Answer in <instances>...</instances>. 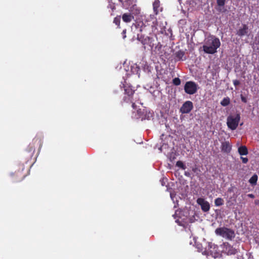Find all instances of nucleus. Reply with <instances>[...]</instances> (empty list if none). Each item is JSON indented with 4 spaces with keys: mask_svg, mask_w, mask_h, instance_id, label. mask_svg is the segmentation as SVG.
Instances as JSON below:
<instances>
[{
    "mask_svg": "<svg viewBox=\"0 0 259 259\" xmlns=\"http://www.w3.org/2000/svg\"><path fill=\"white\" fill-rule=\"evenodd\" d=\"M241 159L243 163H247L248 161V159L247 157H241Z\"/></svg>",
    "mask_w": 259,
    "mask_h": 259,
    "instance_id": "obj_29",
    "label": "nucleus"
},
{
    "mask_svg": "<svg viewBox=\"0 0 259 259\" xmlns=\"http://www.w3.org/2000/svg\"><path fill=\"white\" fill-rule=\"evenodd\" d=\"M241 101L244 103H246L247 102L246 98L242 95H241Z\"/></svg>",
    "mask_w": 259,
    "mask_h": 259,
    "instance_id": "obj_31",
    "label": "nucleus"
},
{
    "mask_svg": "<svg viewBox=\"0 0 259 259\" xmlns=\"http://www.w3.org/2000/svg\"><path fill=\"white\" fill-rule=\"evenodd\" d=\"M136 102H135V101L131 102V104H132V106L134 109H136V107H137V106L136 105Z\"/></svg>",
    "mask_w": 259,
    "mask_h": 259,
    "instance_id": "obj_33",
    "label": "nucleus"
},
{
    "mask_svg": "<svg viewBox=\"0 0 259 259\" xmlns=\"http://www.w3.org/2000/svg\"><path fill=\"white\" fill-rule=\"evenodd\" d=\"M196 202L198 205L201 206V208L203 212H207L210 209V204L209 202L203 198H198Z\"/></svg>",
    "mask_w": 259,
    "mask_h": 259,
    "instance_id": "obj_7",
    "label": "nucleus"
},
{
    "mask_svg": "<svg viewBox=\"0 0 259 259\" xmlns=\"http://www.w3.org/2000/svg\"><path fill=\"white\" fill-rule=\"evenodd\" d=\"M240 120V115L237 114L235 116L230 115L227 119V124L228 127L231 130H235L237 128Z\"/></svg>",
    "mask_w": 259,
    "mask_h": 259,
    "instance_id": "obj_4",
    "label": "nucleus"
},
{
    "mask_svg": "<svg viewBox=\"0 0 259 259\" xmlns=\"http://www.w3.org/2000/svg\"><path fill=\"white\" fill-rule=\"evenodd\" d=\"M230 103V99L228 97L225 98L223 99V100L221 102V104L223 106H226L228 105Z\"/></svg>",
    "mask_w": 259,
    "mask_h": 259,
    "instance_id": "obj_21",
    "label": "nucleus"
},
{
    "mask_svg": "<svg viewBox=\"0 0 259 259\" xmlns=\"http://www.w3.org/2000/svg\"><path fill=\"white\" fill-rule=\"evenodd\" d=\"M258 40H257V44L259 45V33L257 34Z\"/></svg>",
    "mask_w": 259,
    "mask_h": 259,
    "instance_id": "obj_36",
    "label": "nucleus"
},
{
    "mask_svg": "<svg viewBox=\"0 0 259 259\" xmlns=\"http://www.w3.org/2000/svg\"><path fill=\"white\" fill-rule=\"evenodd\" d=\"M226 0H217V3L218 6L220 7H223L225 4Z\"/></svg>",
    "mask_w": 259,
    "mask_h": 259,
    "instance_id": "obj_26",
    "label": "nucleus"
},
{
    "mask_svg": "<svg viewBox=\"0 0 259 259\" xmlns=\"http://www.w3.org/2000/svg\"><path fill=\"white\" fill-rule=\"evenodd\" d=\"M120 16H117L113 20V23L117 26L118 28H120Z\"/></svg>",
    "mask_w": 259,
    "mask_h": 259,
    "instance_id": "obj_22",
    "label": "nucleus"
},
{
    "mask_svg": "<svg viewBox=\"0 0 259 259\" xmlns=\"http://www.w3.org/2000/svg\"><path fill=\"white\" fill-rule=\"evenodd\" d=\"M134 19V16L130 13H124L122 16L123 21L125 23L131 22Z\"/></svg>",
    "mask_w": 259,
    "mask_h": 259,
    "instance_id": "obj_15",
    "label": "nucleus"
},
{
    "mask_svg": "<svg viewBox=\"0 0 259 259\" xmlns=\"http://www.w3.org/2000/svg\"><path fill=\"white\" fill-rule=\"evenodd\" d=\"M108 8H110L111 9L112 12H113L114 11V10L116 9V7H115V4H113V3H111V4H109L108 6ZM113 13H112L111 14V15H113Z\"/></svg>",
    "mask_w": 259,
    "mask_h": 259,
    "instance_id": "obj_27",
    "label": "nucleus"
},
{
    "mask_svg": "<svg viewBox=\"0 0 259 259\" xmlns=\"http://www.w3.org/2000/svg\"><path fill=\"white\" fill-rule=\"evenodd\" d=\"M22 169L21 171H16L15 174L14 175V181L17 182H20L22 180H23L24 178L25 177L26 175L25 174H23L22 172L23 169H24V166H22Z\"/></svg>",
    "mask_w": 259,
    "mask_h": 259,
    "instance_id": "obj_10",
    "label": "nucleus"
},
{
    "mask_svg": "<svg viewBox=\"0 0 259 259\" xmlns=\"http://www.w3.org/2000/svg\"><path fill=\"white\" fill-rule=\"evenodd\" d=\"M196 248L198 252H201L203 255H207L208 252L205 247H203L200 243L196 244Z\"/></svg>",
    "mask_w": 259,
    "mask_h": 259,
    "instance_id": "obj_16",
    "label": "nucleus"
},
{
    "mask_svg": "<svg viewBox=\"0 0 259 259\" xmlns=\"http://www.w3.org/2000/svg\"><path fill=\"white\" fill-rule=\"evenodd\" d=\"M121 3L122 7L125 9H131L135 6V0H118Z\"/></svg>",
    "mask_w": 259,
    "mask_h": 259,
    "instance_id": "obj_11",
    "label": "nucleus"
},
{
    "mask_svg": "<svg viewBox=\"0 0 259 259\" xmlns=\"http://www.w3.org/2000/svg\"><path fill=\"white\" fill-rule=\"evenodd\" d=\"M232 149V146L228 141H225L222 143L221 150L223 152L230 153Z\"/></svg>",
    "mask_w": 259,
    "mask_h": 259,
    "instance_id": "obj_12",
    "label": "nucleus"
},
{
    "mask_svg": "<svg viewBox=\"0 0 259 259\" xmlns=\"http://www.w3.org/2000/svg\"><path fill=\"white\" fill-rule=\"evenodd\" d=\"M197 84L194 81H187L184 85L185 92L189 95L194 94L197 91Z\"/></svg>",
    "mask_w": 259,
    "mask_h": 259,
    "instance_id": "obj_5",
    "label": "nucleus"
},
{
    "mask_svg": "<svg viewBox=\"0 0 259 259\" xmlns=\"http://www.w3.org/2000/svg\"><path fill=\"white\" fill-rule=\"evenodd\" d=\"M141 41L142 44L145 46L148 45L151 48H152L154 46L152 38L150 37L149 36H146L145 38L142 39Z\"/></svg>",
    "mask_w": 259,
    "mask_h": 259,
    "instance_id": "obj_14",
    "label": "nucleus"
},
{
    "mask_svg": "<svg viewBox=\"0 0 259 259\" xmlns=\"http://www.w3.org/2000/svg\"><path fill=\"white\" fill-rule=\"evenodd\" d=\"M242 28H239L237 31L236 34L242 37L247 34L248 32V27L246 24H243Z\"/></svg>",
    "mask_w": 259,
    "mask_h": 259,
    "instance_id": "obj_13",
    "label": "nucleus"
},
{
    "mask_svg": "<svg viewBox=\"0 0 259 259\" xmlns=\"http://www.w3.org/2000/svg\"><path fill=\"white\" fill-rule=\"evenodd\" d=\"M224 201L222 198H217L214 200V204L217 206H220L224 204Z\"/></svg>",
    "mask_w": 259,
    "mask_h": 259,
    "instance_id": "obj_20",
    "label": "nucleus"
},
{
    "mask_svg": "<svg viewBox=\"0 0 259 259\" xmlns=\"http://www.w3.org/2000/svg\"><path fill=\"white\" fill-rule=\"evenodd\" d=\"M220 46V39L212 36L205 42V44L203 46V50L206 54H213L217 52V49Z\"/></svg>",
    "mask_w": 259,
    "mask_h": 259,
    "instance_id": "obj_2",
    "label": "nucleus"
},
{
    "mask_svg": "<svg viewBox=\"0 0 259 259\" xmlns=\"http://www.w3.org/2000/svg\"><path fill=\"white\" fill-rule=\"evenodd\" d=\"M36 143H38V144H41V140L37 138H35L33 139L32 143L30 144L28 150L27 151L28 152L29 155L28 156L31 157L34 153L35 151V146L34 144Z\"/></svg>",
    "mask_w": 259,
    "mask_h": 259,
    "instance_id": "obj_8",
    "label": "nucleus"
},
{
    "mask_svg": "<svg viewBox=\"0 0 259 259\" xmlns=\"http://www.w3.org/2000/svg\"><path fill=\"white\" fill-rule=\"evenodd\" d=\"M185 175L186 176H187V177H190L191 174H190V172H188V171H185Z\"/></svg>",
    "mask_w": 259,
    "mask_h": 259,
    "instance_id": "obj_34",
    "label": "nucleus"
},
{
    "mask_svg": "<svg viewBox=\"0 0 259 259\" xmlns=\"http://www.w3.org/2000/svg\"><path fill=\"white\" fill-rule=\"evenodd\" d=\"M192 171L194 172L198 173V172H200V170L197 167L195 166V167L192 168Z\"/></svg>",
    "mask_w": 259,
    "mask_h": 259,
    "instance_id": "obj_30",
    "label": "nucleus"
},
{
    "mask_svg": "<svg viewBox=\"0 0 259 259\" xmlns=\"http://www.w3.org/2000/svg\"><path fill=\"white\" fill-rule=\"evenodd\" d=\"M233 84L235 86V87H237L238 86V85L240 84V81L237 80V79H235V80H234L233 81Z\"/></svg>",
    "mask_w": 259,
    "mask_h": 259,
    "instance_id": "obj_28",
    "label": "nucleus"
},
{
    "mask_svg": "<svg viewBox=\"0 0 259 259\" xmlns=\"http://www.w3.org/2000/svg\"><path fill=\"white\" fill-rule=\"evenodd\" d=\"M172 83L175 85H179L181 84V80L178 77H176L172 80Z\"/></svg>",
    "mask_w": 259,
    "mask_h": 259,
    "instance_id": "obj_25",
    "label": "nucleus"
},
{
    "mask_svg": "<svg viewBox=\"0 0 259 259\" xmlns=\"http://www.w3.org/2000/svg\"><path fill=\"white\" fill-rule=\"evenodd\" d=\"M193 108V103L190 101H187L182 105L180 109V112L182 114H187L190 113Z\"/></svg>",
    "mask_w": 259,
    "mask_h": 259,
    "instance_id": "obj_6",
    "label": "nucleus"
},
{
    "mask_svg": "<svg viewBox=\"0 0 259 259\" xmlns=\"http://www.w3.org/2000/svg\"><path fill=\"white\" fill-rule=\"evenodd\" d=\"M225 249L227 252V253L230 255L235 254L238 253V249L234 248L228 242H225L224 243Z\"/></svg>",
    "mask_w": 259,
    "mask_h": 259,
    "instance_id": "obj_9",
    "label": "nucleus"
},
{
    "mask_svg": "<svg viewBox=\"0 0 259 259\" xmlns=\"http://www.w3.org/2000/svg\"><path fill=\"white\" fill-rule=\"evenodd\" d=\"M153 8L154 13L155 15H157L159 12L160 1L159 0H155L153 3Z\"/></svg>",
    "mask_w": 259,
    "mask_h": 259,
    "instance_id": "obj_17",
    "label": "nucleus"
},
{
    "mask_svg": "<svg viewBox=\"0 0 259 259\" xmlns=\"http://www.w3.org/2000/svg\"><path fill=\"white\" fill-rule=\"evenodd\" d=\"M185 53L182 51H179L177 52L176 54V57L179 60H182V58L184 56Z\"/></svg>",
    "mask_w": 259,
    "mask_h": 259,
    "instance_id": "obj_23",
    "label": "nucleus"
},
{
    "mask_svg": "<svg viewBox=\"0 0 259 259\" xmlns=\"http://www.w3.org/2000/svg\"><path fill=\"white\" fill-rule=\"evenodd\" d=\"M238 153L240 155H246L248 154V149L245 146H241L238 148Z\"/></svg>",
    "mask_w": 259,
    "mask_h": 259,
    "instance_id": "obj_18",
    "label": "nucleus"
},
{
    "mask_svg": "<svg viewBox=\"0 0 259 259\" xmlns=\"http://www.w3.org/2000/svg\"><path fill=\"white\" fill-rule=\"evenodd\" d=\"M176 166L180 167L182 169H185L186 168V165L182 161H178L176 163Z\"/></svg>",
    "mask_w": 259,
    "mask_h": 259,
    "instance_id": "obj_24",
    "label": "nucleus"
},
{
    "mask_svg": "<svg viewBox=\"0 0 259 259\" xmlns=\"http://www.w3.org/2000/svg\"><path fill=\"white\" fill-rule=\"evenodd\" d=\"M257 180L258 176L255 174L250 178L248 182L252 186H255L257 184Z\"/></svg>",
    "mask_w": 259,
    "mask_h": 259,
    "instance_id": "obj_19",
    "label": "nucleus"
},
{
    "mask_svg": "<svg viewBox=\"0 0 259 259\" xmlns=\"http://www.w3.org/2000/svg\"><path fill=\"white\" fill-rule=\"evenodd\" d=\"M124 89V96L121 102V104H131V102H138L139 101V97L138 94L135 93V91L132 89L131 85L122 84Z\"/></svg>",
    "mask_w": 259,
    "mask_h": 259,
    "instance_id": "obj_1",
    "label": "nucleus"
},
{
    "mask_svg": "<svg viewBox=\"0 0 259 259\" xmlns=\"http://www.w3.org/2000/svg\"><path fill=\"white\" fill-rule=\"evenodd\" d=\"M126 30L124 29L122 32V38L124 39L126 37Z\"/></svg>",
    "mask_w": 259,
    "mask_h": 259,
    "instance_id": "obj_32",
    "label": "nucleus"
},
{
    "mask_svg": "<svg viewBox=\"0 0 259 259\" xmlns=\"http://www.w3.org/2000/svg\"><path fill=\"white\" fill-rule=\"evenodd\" d=\"M247 196H248V197H249V198H254V195L252 194H248Z\"/></svg>",
    "mask_w": 259,
    "mask_h": 259,
    "instance_id": "obj_35",
    "label": "nucleus"
},
{
    "mask_svg": "<svg viewBox=\"0 0 259 259\" xmlns=\"http://www.w3.org/2000/svg\"><path fill=\"white\" fill-rule=\"evenodd\" d=\"M215 233L228 240H232L235 237V232L231 229L226 227L218 228L215 230Z\"/></svg>",
    "mask_w": 259,
    "mask_h": 259,
    "instance_id": "obj_3",
    "label": "nucleus"
}]
</instances>
